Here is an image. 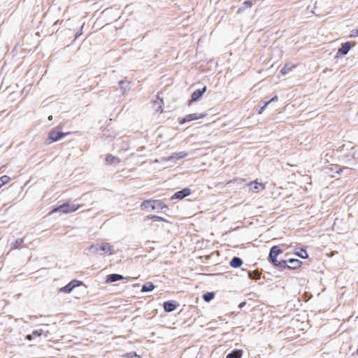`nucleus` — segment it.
I'll use <instances>...</instances> for the list:
<instances>
[{"instance_id":"1","label":"nucleus","mask_w":358,"mask_h":358,"mask_svg":"<svg viewBox=\"0 0 358 358\" xmlns=\"http://www.w3.org/2000/svg\"><path fill=\"white\" fill-rule=\"evenodd\" d=\"M151 203H153L152 205V210L157 209L161 210H166L168 209V206L164 203L159 200H145L142 202L141 207L143 208H148L149 205Z\"/></svg>"},{"instance_id":"2","label":"nucleus","mask_w":358,"mask_h":358,"mask_svg":"<svg viewBox=\"0 0 358 358\" xmlns=\"http://www.w3.org/2000/svg\"><path fill=\"white\" fill-rule=\"evenodd\" d=\"M83 205H76V204H69V203H65L59 207L53 209L51 213H55L57 211H61L63 213H70L76 211Z\"/></svg>"},{"instance_id":"3","label":"nucleus","mask_w":358,"mask_h":358,"mask_svg":"<svg viewBox=\"0 0 358 358\" xmlns=\"http://www.w3.org/2000/svg\"><path fill=\"white\" fill-rule=\"evenodd\" d=\"M61 129L60 127H57L56 129L52 130L50 132L49 136L48 138V141H49V143L57 141L60 140L62 138H63L69 134L68 132L63 133V132L59 131V129Z\"/></svg>"},{"instance_id":"4","label":"nucleus","mask_w":358,"mask_h":358,"mask_svg":"<svg viewBox=\"0 0 358 358\" xmlns=\"http://www.w3.org/2000/svg\"><path fill=\"white\" fill-rule=\"evenodd\" d=\"M206 113H200L199 115H197V113H189L185 117L179 120V123L180 124L186 122H190L195 120H199L203 118L206 116Z\"/></svg>"},{"instance_id":"5","label":"nucleus","mask_w":358,"mask_h":358,"mask_svg":"<svg viewBox=\"0 0 358 358\" xmlns=\"http://www.w3.org/2000/svg\"><path fill=\"white\" fill-rule=\"evenodd\" d=\"M187 155V154L185 152H174L169 157H162L161 159V161L169 162L171 160H174L176 162V160H179L180 159L185 157Z\"/></svg>"},{"instance_id":"6","label":"nucleus","mask_w":358,"mask_h":358,"mask_svg":"<svg viewBox=\"0 0 358 358\" xmlns=\"http://www.w3.org/2000/svg\"><path fill=\"white\" fill-rule=\"evenodd\" d=\"M191 194V190L189 188H184L176 192L172 196V199H182Z\"/></svg>"},{"instance_id":"7","label":"nucleus","mask_w":358,"mask_h":358,"mask_svg":"<svg viewBox=\"0 0 358 358\" xmlns=\"http://www.w3.org/2000/svg\"><path fill=\"white\" fill-rule=\"evenodd\" d=\"M81 284V282L78 280H72L69 284L60 289V292L70 293L73 288Z\"/></svg>"},{"instance_id":"8","label":"nucleus","mask_w":358,"mask_h":358,"mask_svg":"<svg viewBox=\"0 0 358 358\" xmlns=\"http://www.w3.org/2000/svg\"><path fill=\"white\" fill-rule=\"evenodd\" d=\"M178 304L175 301H167L164 303V309L166 312L170 313L175 310Z\"/></svg>"},{"instance_id":"9","label":"nucleus","mask_w":358,"mask_h":358,"mask_svg":"<svg viewBox=\"0 0 358 358\" xmlns=\"http://www.w3.org/2000/svg\"><path fill=\"white\" fill-rule=\"evenodd\" d=\"M163 100L159 97V94L156 96V99L153 101V109L155 112H162Z\"/></svg>"},{"instance_id":"10","label":"nucleus","mask_w":358,"mask_h":358,"mask_svg":"<svg viewBox=\"0 0 358 358\" xmlns=\"http://www.w3.org/2000/svg\"><path fill=\"white\" fill-rule=\"evenodd\" d=\"M351 48V45L350 42H345L343 43L341 47L338 49L337 55H345L349 52L350 49Z\"/></svg>"},{"instance_id":"11","label":"nucleus","mask_w":358,"mask_h":358,"mask_svg":"<svg viewBox=\"0 0 358 358\" xmlns=\"http://www.w3.org/2000/svg\"><path fill=\"white\" fill-rule=\"evenodd\" d=\"M282 253V250H281L278 246L274 245L273 246L269 252V259L271 260L274 258H277V256L280 254Z\"/></svg>"},{"instance_id":"12","label":"nucleus","mask_w":358,"mask_h":358,"mask_svg":"<svg viewBox=\"0 0 358 358\" xmlns=\"http://www.w3.org/2000/svg\"><path fill=\"white\" fill-rule=\"evenodd\" d=\"M99 250L106 253L109 255L113 254V247L112 245H108V243H102L99 244Z\"/></svg>"},{"instance_id":"13","label":"nucleus","mask_w":358,"mask_h":358,"mask_svg":"<svg viewBox=\"0 0 358 358\" xmlns=\"http://www.w3.org/2000/svg\"><path fill=\"white\" fill-rule=\"evenodd\" d=\"M287 261V263H289V264H287V268H296L298 267H299L301 266V264H302V262L297 259H289Z\"/></svg>"},{"instance_id":"14","label":"nucleus","mask_w":358,"mask_h":358,"mask_svg":"<svg viewBox=\"0 0 358 358\" xmlns=\"http://www.w3.org/2000/svg\"><path fill=\"white\" fill-rule=\"evenodd\" d=\"M248 185L250 187V189L255 192L264 189V185L257 182H250Z\"/></svg>"},{"instance_id":"15","label":"nucleus","mask_w":358,"mask_h":358,"mask_svg":"<svg viewBox=\"0 0 358 358\" xmlns=\"http://www.w3.org/2000/svg\"><path fill=\"white\" fill-rule=\"evenodd\" d=\"M123 279H124V278L122 275L113 273L107 276L106 282H113Z\"/></svg>"},{"instance_id":"16","label":"nucleus","mask_w":358,"mask_h":358,"mask_svg":"<svg viewBox=\"0 0 358 358\" xmlns=\"http://www.w3.org/2000/svg\"><path fill=\"white\" fill-rule=\"evenodd\" d=\"M206 90V88L204 87L202 90L198 89L195 90L192 94V101H197L202 96Z\"/></svg>"},{"instance_id":"17","label":"nucleus","mask_w":358,"mask_h":358,"mask_svg":"<svg viewBox=\"0 0 358 358\" xmlns=\"http://www.w3.org/2000/svg\"><path fill=\"white\" fill-rule=\"evenodd\" d=\"M243 355V351L242 350H234L233 351H231V352H229V354H227V355L226 356V358H241Z\"/></svg>"},{"instance_id":"18","label":"nucleus","mask_w":358,"mask_h":358,"mask_svg":"<svg viewBox=\"0 0 358 358\" xmlns=\"http://www.w3.org/2000/svg\"><path fill=\"white\" fill-rule=\"evenodd\" d=\"M243 264V261L240 257H234L231 260L229 265L233 268H238Z\"/></svg>"},{"instance_id":"19","label":"nucleus","mask_w":358,"mask_h":358,"mask_svg":"<svg viewBox=\"0 0 358 358\" xmlns=\"http://www.w3.org/2000/svg\"><path fill=\"white\" fill-rule=\"evenodd\" d=\"M155 285L152 282H145L141 288L142 292H151L154 289Z\"/></svg>"},{"instance_id":"20","label":"nucleus","mask_w":358,"mask_h":358,"mask_svg":"<svg viewBox=\"0 0 358 358\" xmlns=\"http://www.w3.org/2000/svg\"><path fill=\"white\" fill-rule=\"evenodd\" d=\"M106 162L110 164H117L120 162V160L117 157H115L112 155H108L106 157Z\"/></svg>"},{"instance_id":"21","label":"nucleus","mask_w":358,"mask_h":358,"mask_svg":"<svg viewBox=\"0 0 358 358\" xmlns=\"http://www.w3.org/2000/svg\"><path fill=\"white\" fill-rule=\"evenodd\" d=\"M295 65L291 64H286L285 66L280 70V73L282 75L287 74L289 71H292L294 68H295Z\"/></svg>"},{"instance_id":"22","label":"nucleus","mask_w":358,"mask_h":358,"mask_svg":"<svg viewBox=\"0 0 358 358\" xmlns=\"http://www.w3.org/2000/svg\"><path fill=\"white\" fill-rule=\"evenodd\" d=\"M119 83H120V88L122 91V94H126L127 92L129 90V83H127L123 80H120Z\"/></svg>"},{"instance_id":"23","label":"nucleus","mask_w":358,"mask_h":358,"mask_svg":"<svg viewBox=\"0 0 358 358\" xmlns=\"http://www.w3.org/2000/svg\"><path fill=\"white\" fill-rule=\"evenodd\" d=\"M215 296L213 292H206L203 295V299L206 302L210 301Z\"/></svg>"},{"instance_id":"24","label":"nucleus","mask_w":358,"mask_h":358,"mask_svg":"<svg viewBox=\"0 0 358 358\" xmlns=\"http://www.w3.org/2000/svg\"><path fill=\"white\" fill-rule=\"evenodd\" d=\"M248 277L250 278V279H259L260 278V273L257 271H249L248 272Z\"/></svg>"},{"instance_id":"25","label":"nucleus","mask_w":358,"mask_h":358,"mask_svg":"<svg viewBox=\"0 0 358 358\" xmlns=\"http://www.w3.org/2000/svg\"><path fill=\"white\" fill-rule=\"evenodd\" d=\"M43 331L42 329H39V330H35L32 332V334H30V335H27V338L28 340H31L32 338V336H40L42 335Z\"/></svg>"},{"instance_id":"26","label":"nucleus","mask_w":358,"mask_h":358,"mask_svg":"<svg viewBox=\"0 0 358 358\" xmlns=\"http://www.w3.org/2000/svg\"><path fill=\"white\" fill-rule=\"evenodd\" d=\"M10 177L8 176H3L0 178V187L3 185L8 183L10 180Z\"/></svg>"},{"instance_id":"27","label":"nucleus","mask_w":358,"mask_h":358,"mask_svg":"<svg viewBox=\"0 0 358 358\" xmlns=\"http://www.w3.org/2000/svg\"><path fill=\"white\" fill-rule=\"evenodd\" d=\"M277 267L280 270L287 268V260L280 261L279 263L278 264Z\"/></svg>"},{"instance_id":"28","label":"nucleus","mask_w":358,"mask_h":358,"mask_svg":"<svg viewBox=\"0 0 358 358\" xmlns=\"http://www.w3.org/2000/svg\"><path fill=\"white\" fill-rule=\"evenodd\" d=\"M23 243V239H17L14 243H13V245L11 246L10 250L16 249L20 247V245Z\"/></svg>"},{"instance_id":"29","label":"nucleus","mask_w":358,"mask_h":358,"mask_svg":"<svg viewBox=\"0 0 358 358\" xmlns=\"http://www.w3.org/2000/svg\"><path fill=\"white\" fill-rule=\"evenodd\" d=\"M296 255L302 259H306L308 256L307 252L303 249H301L300 252H296Z\"/></svg>"},{"instance_id":"30","label":"nucleus","mask_w":358,"mask_h":358,"mask_svg":"<svg viewBox=\"0 0 358 358\" xmlns=\"http://www.w3.org/2000/svg\"><path fill=\"white\" fill-rule=\"evenodd\" d=\"M99 244L92 245L89 248L88 250L92 253L96 254L99 250Z\"/></svg>"},{"instance_id":"31","label":"nucleus","mask_w":358,"mask_h":358,"mask_svg":"<svg viewBox=\"0 0 358 358\" xmlns=\"http://www.w3.org/2000/svg\"><path fill=\"white\" fill-rule=\"evenodd\" d=\"M148 217L152 219L155 221L167 222V220H165L164 218H163L160 216H157V215H150V216H148Z\"/></svg>"},{"instance_id":"32","label":"nucleus","mask_w":358,"mask_h":358,"mask_svg":"<svg viewBox=\"0 0 358 358\" xmlns=\"http://www.w3.org/2000/svg\"><path fill=\"white\" fill-rule=\"evenodd\" d=\"M350 156L352 159H355V164L358 163V149L354 150L351 154Z\"/></svg>"},{"instance_id":"33","label":"nucleus","mask_w":358,"mask_h":358,"mask_svg":"<svg viewBox=\"0 0 358 358\" xmlns=\"http://www.w3.org/2000/svg\"><path fill=\"white\" fill-rule=\"evenodd\" d=\"M127 358H141V356L136 352H129L125 355Z\"/></svg>"},{"instance_id":"34","label":"nucleus","mask_w":358,"mask_h":358,"mask_svg":"<svg viewBox=\"0 0 358 358\" xmlns=\"http://www.w3.org/2000/svg\"><path fill=\"white\" fill-rule=\"evenodd\" d=\"M277 99H278L277 96H274V97H273L271 100H269V101H268L265 102V103H264V106H262V108H261V110H260L259 112H262V110H264L265 109L266 106L269 103H271V101H273L274 100H277Z\"/></svg>"},{"instance_id":"35","label":"nucleus","mask_w":358,"mask_h":358,"mask_svg":"<svg viewBox=\"0 0 358 358\" xmlns=\"http://www.w3.org/2000/svg\"><path fill=\"white\" fill-rule=\"evenodd\" d=\"M329 157H331V155L329 152L323 153L322 155V159H324L325 162H329Z\"/></svg>"},{"instance_id":"36","label":"nucleus","mask_w":358,"mask_h":358,"mask_svg":"<svg viewBox=\"0 0 358 358\" xmlns=\"http://www.w3.org/2000/svg\"><path fill=\"white\" fill-rule=\"evenodd\" d=\"M243 5H244V7L245 8H249V7H251L252 6V1H245L244 3H243Z\"/></svg>"},{"instance_id":"37","label":"nucleus","mask_w":358,"mask_h":358,"mask_svg":"<svg viewBox=\"0 0 358 358\" xmlns=\"http://www.w3.org/2000/svg\"><path fill=\"white\" fill-rule=\"evenodd\" d=\"M270 262L274 265L276 267L278 266V264L279 263L280 261H278L277 259V258H274L271 260H270Z\"/></svg>"},{"instance_id":"38","label":"nucleus","mask_w":358,"mask_h":358,"mask_svg":"<svg viewBox=\"0 0 358 358\" xmlns=\"http://www.w3.org/2000/svg\"><path fill=\"white\" fill-rule=\"evenodd\" d=\"M352 36H358V29L352 30Z\"/></svg>"},{"instance_id":"39","label":"nucleus","mask_w":358,"mask_h":358,"mask_svg":"<svg viewBox=\"0 0 358 358\" xmlns=\"http://www.w3.org/2000/svg\"><path fill=\"white\" fill-rule=\"evenodd\" d=\"M334 171L337 173H340L341 171V169L338 168V166H334Z\"/></svg>"},{"instance_id":"40","label":"nucleus","mask_w":358,"mask_h":358,"mask_svg":"<svg viewBox=\"0 0 358 358\" xmlns=\"http://www.w3.org/2000/svg\"><path fill=\"white\" fill-rule=\"evenodd\" d=\"M81 28H83V27ZM81 34H82V29H80V31L76 32V38H78Z\"/></svg>"},{"instance_id":"41","label":"nucleus","mask_w":358,"mask_h":358,"mask_svg":"<svg viewBox=\"0 0 358 358\" xmlns=\"http://www.w3.org/2000/svg\"><path fill=\"white\" fill-rule=\"evenodd\" d=\"M15 96V93H12V94H10L9 98L11 100H14Z\"/></svg>"},{"instance_id":"42","label":"nucleus","mask_w":358,"mask_h":358,"mask_svg":"<svg viewBox=\"0 0 358 358\" xmlns=\"http://www.w3.org/2000/svg\"><path fill=\"white\" fill-rule=\"evenodd\" d=\"M245 305V302H242L239 304V308H242Z\"/></svg>"},{"instance_id":"43","label":"nucleus","mask_w":358,"mask_h":358,"mask_svg":"<svg viewBox=\"0 0 358 358\" xmlns=\"http://www.w3.org/2000/svg\"><path fill=\"white\" fill-rule=\"evenodd\" d=\"M345 148V145H342V146L340 148H341V151H344Z\"/></svg>"},{"instance_id":"44","label":"nucleus","mask_w":358,"mask_h":358,"mask_svg":"<svg viewBox=\"0 0 358 358\" xmlns=\"http://www.w3.org/2000/svg\"><path fill=\"white\" fill-rule=\"evenodd\" d=\"M52 119V115H50V116L48 117V120H51Z\"/></svg>"},{"instance_id":"45","label":"nucleus","mask_w":358,"mask_h":358,"mask_svg":"<svg viewBox=\"0 0 358 358\" xmlns=\"http://www.w3.org/2000/svg\"><path fill=\"white\" fill-rule=\"evenodd\" d=\"M152 204H153V203H151L150 205H149L148 208H150H150H152Z\"/></svg>"},{"instance_id":"46","label":"nucleus","mask_w":358,"mask_h":358,"mask_svg":"<svg viewBox=\"0 0 358 358\" xmlns=\"http://www.w3.org/2000/svg\"><path fill=\"white\" fill-rule=\"evenodd\" d=\"M357 353H358V349H357Z\"/></svg>"}]
</instances>
